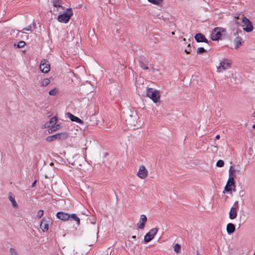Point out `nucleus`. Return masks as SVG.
I'll list each match as a JSON object with an SVG mask.
<instances>
[{
  "label": "nucleus",
  "instance_id": "obj_1",
  "mask_svg": "<svg viewBox=\"0 0 255 255\" xmlns=\"http://www.w3.org/2000/svg\"><path fill=\"white\" fill-rule=\"evenodd\" d=\"M237 19H241L242 22L244 23L243 26L245 27L244 29L247 32H251L253 30V25L252 23L250 20L246 17L244 16V15H239L238 16H235L234 21L237 24H239L237 21Z\"/></svg>",
  "mask_w": 255,
  "mask_h": 255
},
{
  "label": "nucleus",
  "instance_id": "obj_2",
  "mask_svg": "<svg viewBox=\"0 0 255 255\" xmlns=\"http://www.w3.org/2000/svg\"><path fill=\"white\" fill-rule=\"evenodd\" d=\"M73 15L72 9L71 8H67L64 12L58 15L57 19L60 22L67 23L69 22Z\"/></svg>",
  "mask_w": 255,
  "mask_h": 255
},
{
  "label": "nucleus",
  "instance_id": "obj_3",
  "mask_svg": "<svg viewBox=\"0 0 255 255\" xmlns=\"http://www.w3.org/2000/svg\"><path fill=\"white\" fill-rule=\"evenodd\" d=\"M232 62L228 59H224L221 60L219 65L217 67V72H222L223 71L230 69L231 67Z\"/></svg>",
  "mask_w": 255,
  "mask_h": 255
},
{
  "label": "nucleus",
  "instance_id": "obj_4",
  "mask_svg": "<svg viewBox=\"0 0 255 255\" xmlns=\"http://www.w3.org/2000/svg\"><path fill=\"white\" fill-rule=\"evenodd\" d=\"M146 95L154 103H157L160 98L159 92L152 88H148L146 90Z\"/></svg>",
  "mask_w": 255,
  "mask_h": 255
},
{
  "label": "nucleus",
  "instance_id": "obj_5",
  "mask_svg": "<svg viewBox=\"0 0 255 255\" xmlns=\"http://www.w3.org/2000/svg\"><path fill=\"white\" fill-rule=\"evenodd\" d=\"M158 231L157 228L151 229L144 236V241L148 243L151 241L155 237Z\"/></svg>",
  "mask_w": 255,
  "mask_h": 255
},
{
  "label": "nucleus",
  "instance_id": "obj_6",
  "mask_svg": "<svg viewBox=\"0 0 255 255\" xmlns=\"http://www.w3.org/2000/svg\"><path fill=\"white\" fill-rule=\"evenodd\" d=\"M68 137V134L67 133H58L51 136H49L46 137V141L51 142L55 139H64Z\"/></svg>",
  "mask_w": 255,
  "mask_h": 255
},
{
  "label": "nucleus",
  "instance_id": "obj_7",
  "mask_svg": "<svg viewBox=\"0 0 255 255\" xmlns=\"http://www.w3.org/2000/svg\"><path fill=\"white\" fill-rule=\"evenodd\" d=\"M39 68L42 73H47L50 69L49 62L46 59L41 60Z\"/></svg>",
  "mask_w": 255,
  "mask_h": 255
},
{
  "label": "nucleus",
  "instance_id": "obj_8",
  "mask_svg": "<svg viewBox=\"0 0 255 255\" xmlns=\"http://www.w3.org/2000/svg\"><path fill=\"white\" fill-rule=\"evenodd\" d=\"M147 175L148 171L145 167L144 165L140 166L137 174V176L142 179H144L146 178Z\"/></svg>",
  "mask_w": 255,
  "mask_h": 255
},
{
  "label": "nucleus",
  "instance_id": "obj_9",
  "mask_svg": "<svg viewBox=\"0 0 255 255\" xmlns=\"http://www.w3.org/2000/svg\"><path fill=\"white\" fill-rule=\"evenodd\" d=\"M235 187V180H231L228 179L226 185L224 188V191L232 192V190H234Z\"/></svg>",
  "mask_w": 255,
  "mask_h": 255
},
{
  "label": "nucleus",
  "instance_id": "obj_10",
  "mask_svg": "<svg viewBox=\"0 0 255 255\" xmlns=\"http://www.w3.org/2000/svg\"><path fill=\"white\" fill-rule=\"evenodd\" d=\"M147 221V217L145 215H141L140 216L139 220L137 224V227L139 229L143 230L144 228L145 223Z\"/></svg>",
  "mask_w": 255,
  "mask_h": 255
},
{
  "label": "nucleus",
  "instance_id": "obj_11",
  "mask_svg": "<svg viewBox=\"0 0 255 255\" xmlns=\"http://www.w3.org/2000/svg\"><path fill=\"white\" fill-rule=\"evenodd\" d=\"M56 217L59 219L63 221H66L70 220V214L64 212H59L57 213Z\"/></svg>",
  "mask_w": 255,
  "mask_h": 255
},
{
  "label": "nucleus",
  "instance_id": "obj_12",
  "mask_svg": "<svg viewBox=\"0 0 255 255\" xmlns=\"http://www.w3.org/2000/svg\"><path fill=\"white\" fill-rule=\"evenodd\" d=\"M244 42V39L242 37L237 35L234 40L235 45L234 49H238L240 46H241Z\"/></svg>",
  "mask_w": 255,
  "mask_h": 255
},
{
  "label": "nucleus",
  "instance_id": "obj_13",
  "mask_svg": "<svg viewBox=\"0 0 255 255\" xmlns=\"http://www.w3.org/2000/svg\"><path fill=\"white\" fill-rule=\"evenodd\" d=\"M236 204H237V202L235 203L233 207L231 208L230 211L229 218L232 220L235 219L237 216V210L238 205H236Z\"/></svg>",
  "mask_w": 255,
  "mask_h": 255
},
{
  "label": "nucleus",
  "instance_id": "obj_14",
  "mask_svg": "<svg viewBox=\"0 0 255 255\" xmlns=\"http://www.w3.org/2000/svg\"><path fill=\"white\" fill-rule=\"evenodd\" d=\"M8 198L14 208H17L18 207V205L15 200V197L13 193L9 192L8 194Z\"/></svg>",
  "mask_w": 255,
  "mask_h": 255
},
{
  "label": "nucleus",
  "instance_id": "obj_15",
  "mask_svg": "<svg viewBox=\"0 0 255 255\" xmlns=\"http://www.w3.org/2000/svg\"><path fill=\"white\" fill-rule=\"evenodd\" d=\"M52 2L53 6L54 7L56 8V9H57L56 11H59L60 10H64V7L62 5L61 1H60L58 0H53Z\"/></svg>",
  "mask_w": 255,
  "mask_h": 255
},
{
  "label": "nucleus",
  "instance_id": "obj_16",
  "mask_svg": "<svg viewBox=\"0 0 255 255\" xmlns=\"http://www.w3.org/2000/svg\"><path fill=\"white\" fill-rule=\"evenodd\" d=\"M48 222V221L45 218L41 222L40 228L44 232H47L48 230L49 225Z\"/></svg>",
  "mask_w": 255,
  "mask_h": 255
},
{
  "label": "nucleus",
  "instance_id": "obj_17",
  "mask_svg": "<svg viewBox=\"0 0 255 255\" xmlns=\"http://www.w3.org/2000/svg\"><path fill=\"white\" fill-rule=\"evenodd\" d=\"M195 38L197 42H207V40L205 38V36L203 35L201 33H198L195 36Z\"/></svg>",
  "mask_w": 255,
  "mask_h": 255
},
{
  "label": "nucleus",
  "instance_id": "obj_18",
  "mask_svg": "<svg viewBox=\"0 0 255 255\" xmlns=\"http://www.w3.org/2000/svg\"><path fill=\"white\" fill-rule=\"evenodd\" d=\"M67 116H68V117L72 121H73V122H76L78 123H79V124H82L83 123V121L80 119L79 118L74 116L73 115H72V114L70 113H67Z\"/></svg>",
  "mask_w": 255,
  "mask_h": 255
},
{
  "label": "nucleus",
  "instance_id": "obj_19",
  "mask_svg": "<svg viewBox=\"0 0 255 255\" xmlns=\"http://www.w3.org/2000/svg\"><path fill=\"white\" fill-rule=\"evenodd\" d=\"M236 170L231 166L229 169V179L231 180H235L234 179L236 177Z\"/></svg>",
  "mask_w": 255,
  "mask_h": 255
},
{
  "label": "nucleus",
  "instance_id": "obj_20",
  "mask_svg": "<svg viewBox=\"0 0 255 255\" xmlns=\"http://www.w3.org/2000/svg\"><path fill=\"white\" fill-rule=\"evenodd\" d=\"M235 231V226L232 223H229L227 226V231L229 234H232Z\"/></svg>",
  "mask_w": 255,
  "mask_h": 255
},
{
  "label": "nucleus",
  "instance_id": "obj_21",
  "mask_svg": "<svg viewBox=\"0 0 255 255\" xmlns=\"http://www.w3.org/2000/svg\"><path fill=\"white\" fill-rule=\"evenodd\" d=\"M61 128V126L60 124L54 125H52L51 127L48 129V132L51 133L56 131L57 130L60 129Z\"/></svg>",
  "mask_w": 255,
  "mask_h": 255
},
{
  "label": "nucleus",
  "instance_id": "obj_22",
  "mask_svg": "<svg viewBox=\"0 0 255 255\" xmlns=\"http://www.w3.org/2000/svg\"><path fill=\"white\" fill-rule=\"evenodd\" d=\"M222 36V33H212L211 38L213 40H218Z\"/></svg>",
  "mask_w": 255,
  "mask_h": 255
},
{
  "label": "nucleus",
  "instance_id": "obj_23",
  "mask_svg": "<svg viewBox=\"0 0 255 255\" xmlns=\"http://www.w3.org/2000/svg\"><path fill=\"white\" fill-rule=\"evenodd\" d=\"M70 219H72L75 221L78 225H79L80 224V219L75 214H72L70 215Z\"/></svg>",
  "mask_w": 255,
  "mask_h": 255
},
{
  "label": "nucleus",
  "instance_id": "obj_24",
  "mask_svg": "<svg viewBox=\"0 0 255 255\" xmlns=\"http://www.w3.org/2000/svg\"><path fill=\"white\" fill-rule=\"evenodd\" d=\"M35 29H36L35 24L33 23L31 25H30L27 26L26 27L23 28V30H26V31H36Z\"/></svg>",
  "mask_w": 255,
  "mask_h": 255
},
{
  "label": "nucleus",
  "instance_id": "obj_25",
  "mask_svg": "<svg viewBox=\"0 0 255 255\" xmlns=\"http://www.w3.org/2000/svg\"><path fill=\"white\" fill-rule=\"evenodd\" d=\"M50 83V80L48 78H45L43 79L40 83L41 86L45 87L49 85Z\"/></svg>",
  "mask_w": 255,
  "mask_h": 255
},
{
  "label": "nucleus",
  "instance_id": "obj_26",
  "mask_svg": "<svg viewBox=\"0 0 255 255\" xmlns=\"http://www.w3.org/2000/svg\"><path fill=\"white\" fill-rule=\"evenodd\" d=\"M25 45V42L23 41H20L18 42L17 43H15L14 44V47H17V48H22Z\"/></svg>",
  "mask_w": 255,
  "mask_h": 255
},
{
  "label": "nucleus",
  "instance_id": "obj_27",
  "mask_svg": "<svg viewBox=\"0 0 255 255\" xmlns=\"http://www.w3.org/2000/svg\"><path fill=\"white\" fill-rule=\"evenodd\" d=\"M139 66L143 70H147L148 69V67L147 66V64H146V63L143 62V61H139Z\"/></svg>",
  "mask_w": 255,
  "mask_h": 255
},
{
  "label": "nucleus",
  "instance_id": "obj_28",
  "mask_svg": "<svg viewBox=\"0 0 255 255\" xmlns=\"http://www.w3.org/2000/svg\"><path fill=\"white\" fill-rule=\"evenodd\" d=\"M59 92V90L57 88H54L49 92V94L50 96H55Z\"/></svg>",
  "mask_w": 255,
  "mask_h": 255
},
{
  "label": "nucleus",
  "instance_id": "obj_29",
  "mask_svg": "<svg viewBox=\"0 0 255 255\" xmlns=\"http://www.w3.org/2000/svg\"><path fill=\"white\" fill-rule=\"evenodd\" d=\"M149 2L155 4L159 5L163 1V0H147Z\"/></svg>",
  "mask_w": 255,
  "mask_h": 255
},
{
  "label": "nucleus",
  "instance_id": "obj_30",
  "mask_svg": "<svg viewBox=\"0 0 255 255\" xmlns=\"http://www.w3.org/2000/svg\"><path fill=\"white\" fill-rule=\"evenodd\" d=\"M181 250V246L180 245L176 244L174 246V251L176 253H179Z\"/></svg>",
  "mask_w": 255,
  "mask_h": 255
},
{
  "label": "nucleus",
  "instance_id": "obj_31",
  "mask_svg": "<svg viewBox=\"0 0 255 255\" xmlns=\"http://www.w3.org/2000/svg\"><path fill=\"white\" fill-rule=\"evenodd\" d=\"M10 255H19L18 252L13 248H10L9 249Z\"/></svg>",
  "mask_w": 255,
  "mask_h": 255
},
{
  "label": "nucleus",
  "instance_id": "obj_32",
  "mask_svg": "<svg viewBox=\"0 0 255 255\" xmlns=\"http://www.w3.org/2000/svg\"><path fill=\"white\" fill-rule=\"evenodd\" d=\"M225 31H226V30L225 29H224L223 28H222V27H216V28H214L213 32H225Z\"/></svg>",
  "mask_w": 255,
  "mask_h": 255
},
{
  "label": "nucleus",
  "instance_id": "obj_33",
  "mask_svg": "<svg viewBox=\"0 0 255 255\" xmlns=\"http://www.w3.org/2000/svg\"><path fill=\"white\" fill-rule=\"evenodd\" d=\"M224 165V162L222 160H219L216 163V166L219 167H222Z\"/></svg>",
  "mask_w": 255,
  "mask_h": 255
},
{
  "label": "nucleus",
  "instance_id": "obj_34",
  "mask_svg": "<svg viewBox=\"0 0 255 255\" xmlns=\"http://www.w3.org/2000/svg\"><path fill=\"white\" fill-rule=\"evenodd\" d=\"M57 122V118L56 117H53L52 118L49 122V124L51 126L53 125H55Z\"/></svg>",
  "mask_w": 255,
  "mask_h": 255
},
{
  "label": "nucleus",
  "instance_id": "obj_35",
  "mask_svg": "<svg viewBox=\"0 0 255 255\" xmlns=\"http://www.w3.org/2000/svg\"><path fill=\"white\" fill-rule=\"evenodd\" d=\"M191 51V47L190 43H188L187 45V48L185 49V52L187 54H189Z\"/></svg>",
  "mask_w": 255,
  "mask_h": 255
},
{
  "label": "nucleus",
  "instance_id": "obj_36",
  "mask_svg": "<svg viewBox=\"0 0 255 255\" xmlns=\"http://www.w3.org/2000/svg\"><path fill=\"white\" fill-rule=\"evenodd\" d=\"M206 50L203 48V47H199L198 49H197V52L198 54H202L205 52H206Z\"/></svg>",
  "mask_w": 255,
  "mask_h": 255
},
{
  "label": "nucleus",
  "instance_id": "obj_37",
  "mask_svg": "<svg viewBox=\"0 0 255 255\" xmlns=\"http://www.w3.org/2000/svg\"><path fill=\"white\" fill-rule=\"evenodd\" d=\"M43 213H44V212L43 210H39L37 214V217L39 219L41 218L43 215Z\"/></svg>",
  "mask_w": 255,
  "mask_h": 255
},
{
  "label": "nucleus",
  "instance_id": "obj_38",
  "mask_svg": "<svg viewBox=\"0 0 255 255\" xmlns=\"http://www.w3.org/2000/svg\"><path fill=\"white\" fill-rule=\"evenodd\" d=\"M220 138V136L219 134H217L216 136V139H219Z\"/></svg>",
  "mask_w": 255,
  "mask_h": 255
},
{
  "label": "nucleus",
  "instance_id": "obj_39",
  "mask_svg": "<svg viewBox=\"0 0 255 255\" xmlns=\"http://www.w3.org/2000/svg\"><path fill=\"white\" fill-rule=\"evenodd\" d=\"M35 183H36V181H35L32 184V187H34L35 186Z\"/></svg>",
  "mask_w": 255,
  "mask_h": 255
},
{
  "label": "nucleus",
  "instance_id": "obj_40",
  "mask_svg": "<svg viewBox=\"0 0 255 255\" xmlns=\"http://www.w3.org/2000/svg\"><path fill=\"white\" fill-rule=\"evenodd\" d=\"M152 70H153V72H154L155 71H157V69H155V68H152Z\"/></svg>",
  "mask_w": 255,
  "mask_h": 255
},
{
  "label": "nucleus",
  "instance_id": "obj_41",
  "mask_svg": "<svg viewBox=\"0 0 255 255\" xmlns=\"http://www.w3.org/2000/svg\"><path fill=\"white\" fill-rule=\"evenodd\" d=\"M214 148H215V151H217L218 147L217 146H215Z\"/></svg>",
  "mask_w": 255,
  "mask_h": 255
},
{
  "label": "nucleus",
  "instance_id": "obj_42",
  "mask_svg": "<svg viewBox=\"0 0 255 255\" xmlns=\"http://www.w3.org/2000/svg\"><path fill=\"white\" fill-rule=\"evenodd\" d=\"M253 117H255V111L253 113Z\"/></svg>",
  "mask_w": 255,
  "mask_h": 255
},
{
  "label": "nucleus",
  "instance_id": "obj_43",
  "mask_svg": "<svg viewBox=\"0 0 255 255\" xmlns=\"http://www.w3.org/2000/svg\"><path fill=\"white\" fill-rule=\"evenodd\" d=\"M132 239H135V238H136V236H133L132 237Z\"/></svg>",
  "mask_w": 255,
  "mask_h": 255
},
{
  "label": "nucleus",
  "instance_id": "obj_44",
  "mask_svg": "<svg viewBox=\"0 0 255 255\" xmlns=\"http://www.w3.org/2000/svg\"><path fill=\"white\" fill-rule=\"evenodd\" d=\"M253 128H255V125H254L253 126Z\"/></svg>",
  "mask_w": 255,
  "mask_h": 255
},
{
  "label": "nucleus",
  "instance_id": "obj_45",
  "mask_svg": "<svg viewBox=\"0 0 255 255\" xmlns=\"http://www.w3.org/2000/svg\"><path fill=\"white\" fill-rule=\"evenodd\" d=\"M183 40L184 41H186V39H185V38H183Z\"/></svg>",
  "mask_w": 255,
  "mask_h": 255
},
{
  "label": "nucleus",
  "instance_id": "obj_46",
  "mask_svg": "<svg viewBox=\"0 0 255 255\" xmlns=\"http://www.w3.org/2000/svg\"><path fill=\"white\" fill-rule=\"evenodd\" d=\"M172 34L173 35H174V34H175V33H174V32H173V33H172Z\"/></svg>",
  "mask_w": 255,
  "mask_h": 255
},
{
  "label": "nucleus",
  "instance_id": "obj_47",
  "mask_svg": "<svg viewBox=\"0 0 255 255\" xmlns=\"http://www.w3.org/2000/svg\"><path fill=\"white\" fill-rule=\"evenodd\" d=\"M254 255H255V253H254Z\"/></svg>",
  "mask_w": 255,
  "mask_h": 255
}]
</instances>
